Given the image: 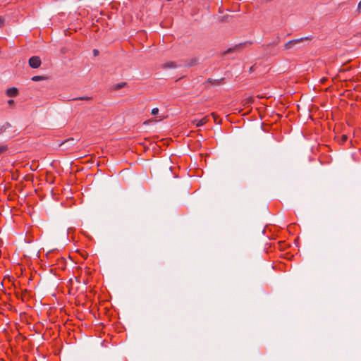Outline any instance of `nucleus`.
<instances>
[{
    "instance_id": "obj_19",
    "label": "nucleus",
    "mask_w": 361,
    "mask_h": 361,
    "mask_svg": "<svg viewBox=\"0 0 361 361\" xmlns=\"http://www.w3.org/2000/svg\"><path fill=\"white\" fill-rule=\"evenodd\" d=\"M73 141H74V139L71 138V139H68L67 140H66V142L64 143H68V142L73 143Z\"/></svg>"
},
{
    "instance_id": "obj_11",
    "label": "nucleus",
    "mask_w": 361,
    "mask_h": 361,
    "mask_svg": "<svg viewBox=\"0 0 361 361\" xmlns=\"http://www.w3.org/2000/svg\"><path fill=\"white\" fill-rule=\"evenodd\" d=\"M78 99H80V100H90V99H91V97H78V98L72 99V100H78Z\"/></svg>"
},
{
    "instance_id": "obj_14",
    "label": "nucleus",
    "mask_w": 361,
    "mask_h": 361,
    "mask_svg": "<svg viewBox=\"0 0 361 361\" xmlns=\"http://www.w3.org/2000/svg\"><path fill=\"white\" fill-rule=\"evenodd\" d=\"M348 140V137L345 135H343L341 137V142H345Z\"/></svg>"
},
{
    "instance_id": "obj_21",
    "label": "nucleus",
    "mask_w": 361,
    "mask_h": 361,
    "mask_svg": "<svg viewBox=\"0 0 361 361\" xmlns=\"http://www.w3.org/2000/svg\"><path fill=\"white\" fill-rule=\"evenodd\" d=\"M300 44H301V43H297L296 46H298V47H300V46H299V45H300ZM303 44H307L308 43H307V42H304Z\"/></svg>"
},
{
    "instance_id": "obj_20",
    "label": "nucleus",
    "mask_w": 361,
    "mask_h": 361,
    "mask_svg": "<svg viewBox=\"0 0 361 361\" xmlns=\"http://www.w3.org/2000/svg\"><path fill=\"white\" fill-rule=\"evenodd\" d=\"M8 104L9 105H11V104H14V101L13 99H10V100L8 101Z\"/></svg>"
},
{
    "instance_id": "obj_3",
    "label": "nucleus",
    "mask_w": 361,
    "mask_h": 361,
    "mask_svg": "<svg viewBox=\"0 0 361 361\" xmlns=\"http://www.w3.org/2000/svg\"><path fill=\"white\" fill-rule=\"evenodd\" d=\"M18 89L16 87H10L6 90V95L11 97H16L18 94Z\"/></svg>"
},
{
    "instance_id": "obj_10",
    "label": "nucleus",
    "mask_w": 361,
    "mask_h": 361,
    "mask_svg": "<svg viewBox=\"0 0 361 361\" xmlns=\"http://www.w3.org/2000/svg\"><path fill=\"white\" fill-rule=\"evenodd\" d=\"M31 79L32 81H39V80H45L46 78L44 76L35 75V76H33Z\"/></svg>"
},
{
    "instance_id": "obj_4",
    "label": "nucleus",
    "mask_w": 361,
    "mask_h": 361,
    "mask_svg": "<svg viewBox=\"0 0 361 361\" xmlns=\"http://www.w3.org/2000/svg\"><path fill=\"white\" fill-rule=\"evenodd\" d=\"M207 121H208V117L204 116V118H202V119H200L199 121L193 120L192 122L193 123H195L197 127H200V126L204 125Z\"/></svg>"
},
{
    "instance_id": "obj_13",
    "label": "nucleus",
    "mask_w": 361,
    "mask_h": 361,
    "mask_svg": "<svg viewBox=\"0 0 361 361\" xmlns=\"http://www.w3.org/2000/svg\"><path fill=\"white\" fill-rule=\"evenodd\" d=\"M158 112H159V109L158 108H154L152 110V114H153V115L157 114Z\"/></svg>"
},
{
    "instance_id": "obj_6",
    "label": "nucleus",
    "mask_w": 361,
    "mask_h": 361,
    "mask_svg": "<svg viewBox=\"0 0 361 361\" xmlns=\"http://www.w3.org/2000/svg\"><path fill=\"white\" fill-rule=\"evenodd\" d=\"M197 63H198V59L197 58H192V59H190L189 61H188L185 66L186 67H191V66H193L197 64Z\"/></svg>"
},
{
    "instance_id": "obj_2",
    "label": "nucleus",
    "mask_w": 361,
    "mask_h": 361,
    "mask_svg": "<svg viewBox=\"0 0 361 361\" xmlns=\"http://www.w3.org/2000/svg\"><path fill=\"white\" fill-rule=\"evenodd\" d=\"M41 65V59L39 56H32L29 59V66L32 68H37Z\"/></svg>"
},
{
    "instance_id": "obj_7",
    "label": "nucleus",
    "mask_w": 361,
    "mask_h": 361,
    "mask_svg": "<svg viewBox=\"0 0 361 361\" xmlns=\"http://www.w3.org/2000/svg\"><path fill=\"white\" fill-rule=\"evenodd\" d=\"M241 46V44H237L235 45V47H231V48H229L227 50H226L224 52V55H226L227 54H230V53H232L233 51H235L238 50V49Z\"/></svg>"
},
{
    "instance_id": "obj_22",
    "label": "nucleus",
    "mask_w": 361,
    "mask_h": 361,
    "mask_svg": "<svg viewBox=\"0 0 361 361\" xmlns=\"http://www.w3.org/2000/svg\"><path fill=\"white\" fill-rule=\"evenodd\" d=\"M212 115L214 117V120H216V115L214 113H212Z\"/></svg>"
},
{
    "instance_id": "obj_18",
    "label": "nucleus",
    "mask_w": 361,
    "mask_h": 361,
    "mask_svg": "<svg viewBox=\"0 0 361 361\" xmlns=\"http://www.w3.org/2000/svg\"><path fill=\"white\" fill-rule=\"evenodd\" d=\"M93 54H94V56H98V54H99V51H98L97 49H94V50H93Z\"/></svg>"
},
{
    "instance_id": "obj_16",
    "label": "nucleus",
    "mask_w": 361,
    "mask_h": 361,
    "mask_svg": "<svg viewBox=\"0 0 361 361\" xmlns=\"http://www.w3.org/2000/svg\"><path fill=\"white\" fill-rule=\"evenodd\" d=\"M6 149V146H1V147H0V153H2V152H4Z\"/></svg>"
},
{
    "instance_id": "obj_12",
    "label": "nucleus",
    "mask_w": 361,
    "mask_h": 361,
    "mask_svg": "<svg viewBox=\"0 0 361 361\" xmlns=\"http://www.w3.org/2000/svg\"><path fill=\"white\" fill-rule=\"evenodd\" d=\"M252 102V97H248L247 99H245L244 100V104L246 105V104H249L250 103Z\"/></svg>"
},
{
    "instance_id": "obj_15",
    "label": "nucleus",
    "mask_w": 361,
    "mask_h": 361,
    "mask_svg": "<svg viewBox=\"0 0 361 361\" xmlns=\"http://www.w3.org/2000/svg\"><path fill=\"white\" fill-rule=\"evenodd\" d=\"M4 18L0 16V27L4 25Z\"/></svg>"
},
{
    "instance_id": "obj_9",
    "label": "nucleus",
    "mask_w": 361,
    "mask_h": 361,
    "mask_svg": "<svg viewBox=\"0 0 361 361\" xmlns=\"http://www.w3.org/2000/svg\"><path fill=\"white\" fill-rule=\"evenodd\" d=\"M127 85V83L126 82H121V83H118V84H116L113 86V90H117L118 89H121V88H123V87H125Z\"/></svg>"
},
{
    "instance_id": "obj_8",
    "label": "nucleus",
    "mask_w": 361,
    "mask_h": 361,
    "mask_svg": "<svg viewBox=\"0 0 361 361\" xmlns=\"http://www.w3.org/2000/svg\"><path fill=\"white\" fill-rule=\"evenodd\" d=\"M11 127V126L8 123H4L2 125H0V133L6 132V130L9 129Z\"/></svg>"
},
{
    "instance_id": "obj_5",
    "label": "nucleus",
    "mask_w": 361,
    "mask_h": 361,
    "mask_svg": "<svg viewBox=\"0 0 361 361\" xmlns=\"http://www.w3.org/2000/svg\"><path fill=\"white\" fill-rule=\"evenodd\" d=\"M178 67V66L173 61H168V62H166L165 63H164L162 65V68H176Z\"/></svg>"
},
{
    "instance_id": "obj_1",
    "label": "nucleus",
    "mask_w": 361,
    "mask_h": 361,
    "mask_svg": "<svg viewBox=\"0 0 361 361\" xmlns=\"http://www.w3.org/2000/svg\"><path fill=\"white\" fill-rule=\"evenodd\" d=\"M312 36H307V37H301V38H298V39H292V40H290L288 42H286L284 44L283 48L285 50H288L293 47H296L297 43H304V42L310 43V42L312 40Z\"/></svg>"
},
{
    "instance_id": "obj_17",
    "label": "nucleus",
    "mask_w": 361,
    "mask_h": 361,
    "mask_svg": "<svg viewBox=\"0 0 361 361\" xmlns=\"http://www.w3.org/2000/svg\"><path fill=\"white\" fill-rule=\"evenodd\" d=\"M357 11L359 13H361V1L359 2L357 5Z\"/></svg>"
}]
</instances>
